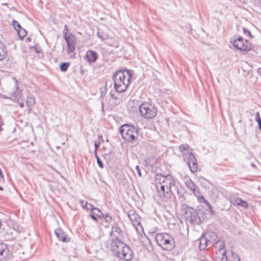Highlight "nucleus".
<instances>
[{"label": "nucleus", "mask_w": 261, "mask_h": 261, "mask_svg": "<svg viewBox=\"0 0 261 261\" xmlns=\"http://www.w3.org/2000/svg\"><path fill=\"white\" fill-rule=\"evenodd\" d=\"M0 177H4V175L3 174V172L1 170V169H0Z\"/></svg>", "instance_id": "nucleus-51"}, {"label": "nucleus", "mask_w": 261, "mask_h": 261, "mask_svg": "<svg viewBox=\"0 0 261 261\" xmlns=\"http://www.w3.org/2000/svg\"><path fill=\"white\" fill-rule=\"evenodd\" d=\"M63 38L67 43V53L70 54L73 53L75 49L76 37L71 33L63 32Z\"/></svg>", "instance_id": "nucleus-8"}, {"label": "nucleus", "mask_w": 261, "mask_h": 261, "mask_svg": "<svg viewBox=\"0 0 261 261\" xmlns=\"http://www.w3.org/2000/svg\"><path fill=\"white\" fill-rule=\"evenodd\" d=\"M110 95H111V98L113 99H115V100H119V98H118L117 97L115 96L114 95V94L111 93H110Z\"/></svg>", "instance_id": "nucleus-45"}, {"label": "nucleus", "mask_w": 261, "mask_h": 261, "mask_svg": "<svg viewBox=\"0 0 261 261\" xmlns=\"http://www.w3.org/2000/svg\"><path fill=\"white\" fill-rule=\"evenodd\" d=\"M55 234L59 240L63 242H68L70 241V238L68 237L67 235L61 229H58L55 231Z\"/></svg>", "instance_id": "nucleus-14"}, {"label": "nucleus", "mask_w": 261, "mask_h": 261, "mask_svg": "<svg viewBox=\"0 0 261 261\" xmlns=\"http://www.w3.org/2000/svg\"><path fill=\"white\" fill-rule=\"evenodd\" d=\"M12 24L16 31L17 30V29H19L21 27L20 24L16 20L12 21Z\"/></svg>", "instance_id": "nucleus-35"}, {"label": "nucleus", "mask_w": 261, "mask_h": 261, "mask_svg": "<svg viewBox=\"0 0 261 261\" xmlns=\"http://www.w3.org/2000/svg\"><path fill=\"white\" fill-rule=\"evenodd\" d=\"M132 76L127 69L117 71L113 75L115 90L119 93L125 92L130 83Z\"/></svg>", "instance_id": "nucleus-2"}, {"label": "nucleus", "mask_w": 261, "mask_h": 261, "mask_svg": "<svg viewBox=\"0 0 261 261\" xmlns=\"http://www.w3.org/2000/svg\"><path fill=\"white\" fill-rule=\"evenodd\" d=\"M185 185L186 187L190 190L192 193L195 195L197 196V193H199L198 191H197L196 189V185L194 182L190 178H186L185 179Z\"/></svg>", "instance_id": "nucleus-15"}, {"label": "nucleus", "mask_w": 261, "mask_h": 261, "mask_svg": "<svg viewBox=\"0 0 261 261\" xmlns=\"http://www.w3.org/2000/svg\"><path fill=\"white\" fill-rule=\"evenodd\" d=\"M233 204L241 206L243 208H247L248 207V204L246 201L242 200L240 198H237L235 199L233 202H231Z\"/></svg>", "instance_id": "nucleus-23"}, {"label": "nucleus", "mask_w": 261, "mask_h": 261, "mask_svg": "<svg viewBox=\"0 0 261 261\" xmlns=\"http://www.w3.org/2000/svg\"><path fill=\"white\" fill-rule=\"evenodd\" d=\"M215 244H216L217 246H218V245L219 246H218L219 252H220L221 251L223 250L225 245L223 242H222L220 240H218L216 242Z\"/></svg>", "instance_id": "nucleus-30"}, {"label": "nucleus", "mask_w": 261, "mask_h": 261, "mask_svg": "<svg viewBox=\"0 0 261 261\" xmlns=\"http://www.w3.org/2000/svg\"><path fill=\"white\" fill-rule=\"evenodd\" d=\"M128 216L132 221L134 227H136L137 229H138L137 227L140 225L141 228H142V226L140 223V217L139 216L138 214L135 213L134 211H129L128 214Z\"/></svg>", "instance_id": "nucleus-11"}, {"label": "nucleus", "mask_w": 261, "mask_h": 261, "mask_svg": "<svg viewBox=\"0 0 261 261\" xmlns=\"http://www.w3.org/2000/svg\"><path fill=\"white\" fill-rule=\"evenodd\" d=\"M27 40H28V41H29L30 40V39L29 38H28Z\"/></svg>", "instance_id": "nucleus-56"}, {"label": "nucleus", "mask_w": 261, "mask_h": 261, "mask_svg": "<svg viewBox=\"0 0 261 261\" xmlns=\"http://www.w3.org/2000/svg\"><path fill=\"white\" fill-rule=\"evenodd\" d=\"M121 234H122V231L119 227L116 225L112 227V230L110 233L111 239L115 238L116 237H118V238H119V237Z\"/></svg>", "instance_id": "nucleus-17"}, {"label": "nucleus", "mask_w": 261, "mask_h": 261, "mask_svg": "<svg viewBox=\"0 0 261 261\" xmlns=\"http://www.w3.org/2000/svg\"><path fill=\"white\" fill-rule=\"evenodd\" d=\"M107 86V82H106V86Z\"/></svg>", "instance_id": "nucleus-60"}, {"label": "nucleus", "mask_w": 261, "mask_h": 261, "mask_svg": "<svg viewBox=\"0 0 261 261\" xmlns=\"http://www.w3.org/2000/svg\"><path fill=\"white\" fill-rule=\"evenodd\" d=\"M35 98L32 95L29 94L27 96L25 103L29 110H31L32 107L35 105Z\"/></svg>", "instance_id": "nucleus-19"}, {"label": "nucleus", "mask_w": 261, "mask_h": 261, "mask_svg": "<svg viewBox=\"0 0 261 261\" xmlns=\"http://www.w3.org/2000/svg\"><path fill=\"white\" fill-rule=\"evenodd\" d=\"M163 186H165V187H169L170 189V187L174 185V180L172 178L171 176L169 174L166 176V178L163 182Z\"/></svg>", "instance_id": "nucleus-22"}, {"label": "nucleus", "mask_w": 261, "mask_h": 261, "mask_svg": "<svg viewBox=\"0 0 261 261\" xmlns=\"http://www.w3.org/2000/svg\"><path fill=\"white\" fill-rule=\"evenodd\" d=\"M105 220L107 222L110 223L112 220V218L110 216H107V217H106Z\"/></svg>", "instance_id": "nucleus-44"}, {"label": "nucleus", "mask_w": 261, "mask_h": 261, "mask_svg": "<svg viewBox=\"0 0 261 261\" xmlns=\"http://www.w3.org/2000/svg\"><path fill=\"white\" fill-rule=\"evenodd\" d=\"M135 169L136 170V171L137 172V173L138 174L139 176L141 177L142 176V174H141V172L139 166H136V167H135Z\"/></svg>", "instance_id": "nucleus-40"}, {"label": "nucleus", "mask_w": 261, "mask_h": 261, "mask_svg": "<svg viewBox=\"0 0 261 261\" xmlns=\"http://www.w3.org/2000/svg\"><path fill=\"white\" fill-rule=\"evenodd\" d=\"M207 207H208V210L210 211V212L211 213V214L212 215H214L215 213V212H214L212 205L210 204V205L207 206Z\"/></svg>", "instance_id": "nucleus-39"}, {"label": "nucleus", "mask_w": 261, "mask_h": 261, "mask_svg": "<svg viewBox=\"0 0 261 261\" xmlns=\"http://www.w3.org/2000/svg\"><path fill=\"white\" fill-rule=\"evenodd\" d=\"M94 207V206L91 204L89 203L88 202H85V205H83V208L87 209V210H90V206Z\"/></svg>", "instance_id": "nucleus-37"}, {"label": "nucleus", "mask_w": 261, "mask_h": 261, "mask_svg": "<svg viewBox=\"0 0 261 261\" xmlns=\"http://www.w3.org/2000/svg\"><path fill=\"white\" fill-rule=\"evenodd\" d=\"M231 42L233 46L240 51H249L253 47V45L251 43L242 37H239L233 41H231Z\"/></svg>", "instance_id": "nucleus-7"}, {"label": "nucleus", "mask_w": 261, "mask_h": 261, "mask_svg": "<svg viewBox=\"0 0 261 261\" xmlns=\"http://www.w3.org/2000/svg\"><path fill=\"white\" fill-rule=\"evenodd\" d=\"M227 256L221 257L220 258H218L217 261H227Z\"/></svg>", "instance_id": "nucleus-42"}, {"label": "nucleus", "mask_w": 261, "mask_h": 261, "mask_svg": "<svg viewBox=\"0 0 261 261\" xmlns=\"http://www.w3.org/2000/svg\"><path fill=\"white\" fill-rule=\"evenodd\" d=\"M95 157L96 158L97 163L99 167L101 168H103V165L102 161L100 160V158L97 155V153H95Z\"/></svg>", "instance_id": "nucleus-33"}, {"label": "nucleus", "mask_w": 261, "mask_h": 261, "mask_svg": "<svg viewBox=\"0 0 261 261\" xmlns=\"http://www.w3.org/2000/svg\"><path fill=\"white\" fill-rule=\"evenodd\" d=\"M181 213L184 216L186 221L191 223H199L200 218L198 216L197 212L193 207L185 204H182L181 207Z\"/></svg>", "instance_id": "nucleus-6"}, {"label": "nucleus", "mask_w": 261, "mask_h": 261, "mask_svg": "<svg viewBox=\"0 0 261 261\" xmlns=\"http://www.w3.org/2000/svg\"><path fill=\"white\" fill-rule=\"evenodd\" d=\"M4 124L3 121L2 119V117L0 116V132L2 131V125Z\"/></svg>", "instance_id": "nucleus-43"}, {"label": "nucleus", "mask_w": 261, "mask_h": 261, "mask_svg": "<svg viewBox=\"0 0 261 261\" xmlns=\"http://www.w3.org/2000/svg\"><path fill=\"white\" fill-rule=\"evenodd\" d=\"M180 151L182 153V155H185L186 157L189 158L190 154H193L191 151H189V147L188 144H181L179 146Z\"/></svg>", "instance_id": "nucleus-18"}, {"label": "nucleus", "mask_w": 261, "mask_h": 261, "mask_svg": "<svg viewBox=\"0 0 261 261\" xmlns=\"http://www.w3.org/2000/svg\"><path fill=\"white\" fill-rule=\"evenodd\" d=\"M258 6L261 9V0H258Z\"/></svg>", "instance_id": "nucleus-53"}, {"label": "nucleus", "mask_w": 261, "mask_h": 261, "mask_svg": "<svg viewBox=\"0 0 261 261\" xmlns=\"http://www.w3.org/2000/svg\"><path fill=\"white\" fill-rule=\"evenodd\" d=\"M255 121L258 123L259 129L261 130V119L259 112L255 114Z\"/></svg>", "instance_id": "nucleus-31"}, {"label": "nucleus", "mask_w": 261, "mask_h": 261, "mask_svg": "<svg viewBox=\"0 0 261 261\" xmlns=\"http://www.w3.org/2000/svg\"><path fill=\"white\" fill-rule=\"evenodd\" d=\"M17 34L20 39L22 40L24 37L27 35V32L23 28L21 27L19 29H17L16 30Z\"/></svg>", "instance_id": "nucleus-27"}, {"label": "nucleus", "mask_w": 261, "mask_h": 261, "mask_svg": "<svg viewBox=\"0 0 261 261\" xmlns=\"http://www.w3.org/2000/svg\"><path fill=\"white\" fill-rule=\"evenodd\" d=\"M204 237L208 241L209 244L211 246H213L217 241V234L213 231H207L204 234Z\"/></svg>", "instance_id": "nucleus-13"}, {"label": "nucleus", "mask_w": 261, "mask_h": 261, "mask_svg": "<svg viewBox=\"0 0 261 261\" xmlns=\"http://www.w3.org/2000/svg\"><path fill=\"white\" fill-rule=\"evenodd\" d=\"M70 66V64L67 62L62 63L60 65V69L61 71L65 72L66 71Z\"/></svg>", "instance_id": "nucleus-28"}, {"label": "nucleus", "mask_w": 261, "mask_h": 261, "mask_svg": "<svg viewBox=\"0 0 261 261\" xmlns=\"http://www.w3.org/2000/svg\"><path fill=\"white\" fill-rule=\"evenodd\" d=\"M95 146V153H96V150L99 146V144L95 143L94 144Z\"/></svg>", "instance_id": "nucleus-46"}, {"label": "nucleus", "mask_w": 261, "mask_h": 261, "mask_svg": "<svg viewBox=\"0 0 261 261\" xmlns=\"http://www.w3.org/2000/svg\"><path fill=\"white\" fill-rule=\"evenodd\" d=\"M27 40H28V41H29L30 40V39L29 38H28Z\"/></svg>", "instance_id": "nucleus-57"}, {"label": "nucleus", "mask_w": 261, "mask_h": 261, "mask_svg": "<svg viewBox=\"0 0 261 261\" xmlns=\"http://www.w3.org/2000/svg\"><path fill=\"white\" fill-rule=\"evenodd\" d=\"M155 240L158 245L163 250L170 251L175 248V241L174 239L168 233H158Z\"/></svg>", "instance_id": "nucleus-4"}, {"label": "nucleus", "mask_w": 261, "mask_h": 261, "mask_svg": "<svg viewBox=\"0 0 261 261\" xmlns=\"http://www.w3.org/2000/svg\"><path fill=\"white\" fill-rule=\"evenodd\" d=\"M251 165H252V166H254V165L253 164H252Z\"/></svg>", "instance_id": "nucleus-61"}, {"label": "nucleus", "mask_w": 261, "mask_h": 261, "mask_svg": "<svg viewBox=\"0 0 261 261\" xmlns=\"http://www.w3.org/2000/svg\"><path fill=\"white\" fill-rule=\"evenodd\" d=\"M243 30L244 34L245 35H246L249 37H252V34L250 31H249L248 29H247L246 28H243Z\"/></svg>", "instance_id": "nucleus-36"}, {"label": "nucleus", "mask_w": 261, "mask_h": 261, "mask_svg": "<svg viewBox=\"0 0 261 261\" xmlns=\"http://www.w3.org/2000/svg\"><path fill=\"white\" fill-rule=\"evenodd\" d=\"M110 242V250L114 256L125 261L133 258L134 252L130 247L118 237L111 239Z\"/></svg>", "instance_id": "nucleus-1"}, {"label": "nucleus", "mask_w": 261, "mask_h": 261, "mask_svg": "<svg viewBox=\"0 0 261 261\" xmlns=\"http://www.w3.org/2000/svg\"><path fill=\"white\" fill-rule=\"evenodd\" d=\"M204 200H205V198L203 196L198 197V200L200 202H203Z\"/></svg>", "instance_id": "nucleus-41"}, {"label": "nucleus", "mask_w": 261, "mask_h": 261, "mask_svg": "<svg viewBox=\"0 0 261 261\" xmlns=\"http://www.w3.org/2000/svg\"><path fill=\"white\" fill-rule=\"evenodd\" d=\"M207 206L210 205L211 204L208 202V201L205 199V200H204V201L203 202Z\"/></svg>", "instance_id": "nucleus-48"}, {"label": "nucleus", "mask_w": 261, "mask_h": 261, "mask_svg": "<svg viewBox=\"0 0 261 261\" xmlns=\"http://www.w3.org/2000/svg\"><path fill=\"white\" fill-rule=\"evenodd\" d=\"M7 244L5 243H1L0 244V256H3L4 251L6 247Z\"/></svg>", "instance_id": "nucleus-34"}, {"label": "nucleus", "mask_w": 261, "mask_h": 261, "mask_svg": "<svg viewBox=\"0 0 261 261\" xmlns=\"http://www.w3.org/2000/svg\"><path fill=\"white\" fill-rule=\"evenodd\" d=\"M158 194L161 200H166L171 196V189L169 187H165L163 185H156Z\"/></svg>", "instance_id": "nucleus-9"}, {"label": "nucleus", "mask_w": 261, "mask_h": 261, "mask_svg": "<svg viewBox=\"0 0 261 261\" xmlns=\"http://www.w3.org/2000/svg\"><path fill=\"white\" fill-rule=\"evenodd\" d=\"M188 166L190 171L194 173L197 171L198 166L196 158L193 154H190L188 158Z\"/></svg>", "instance_id": "nucleus-12"}, {"label": "nucleus", "mask_w": 261, "mask_h": 261, "mask_svg": "<svg viewBox=\"0 0 261 261\" xmlns=\"http://www.w3.org/2000/svg\"><path fill=\"white\" fill-rule=\"evenodd\" d=\"M2 225V223H1V221H0V226H1Z\"/></svg>", "instance_id": "nucleus-59"}, {"label": "nucleus", "mask_w": 261, "mask_h": 261, "mask_svg": "<svg viewBox=\"0 0 261 261\" xmlns=\"http://www.w3.org/2000/svg\"><path fill=\"white\" fill-rule=\"evenodd\" d=\"M7 55V49L5 45L0 41V61L4 59Z\"/></svg>", "instance_id": "nucleus-21"}, {"label": "nucleus", "mask_w": 261, "mask_h": 261, "mask_svg": "<svg viewBox=\"0 0 261 261\" xmlns=\"http://www.w3.org/2000/svg\"><path fill=\"white\" fill-rule=\"evenodd\" d=\"M81 72L83 73L84 72V71L83 70H82Z\"/></svg>", "instance_id": "nucleus-58"}, {"label": "nucleus", "mask_w": 261, "mask_h": 261, "mask_svg": "<svg viewBox=\"0 0 261 261\" xmlns=\"http://www.w3.org/2000/svg\"><path fill=\"white\" fill-rule=\"evenodd\" d=\"M3 190V188L1 186H0V190Z\"/></svg>", "instance_id": "nucleus-55"}, {"label": "nucleus", "mask_w": 261, "mask_h": 261, "mask_svg": "<svg viewBox=\"0 0 261 261\" xmlns=\"http://www.w3.org/2000/svg\"><path fill=\"white\" fill-rule=\"evenodd\" d=\"M166 178V176H163L161 174H157L155 176V181L156 185H162Z\"/></svg>", "instance_id": "nucleus-24"}, {"label": "nucleus", "mask_w": 261, "mask_h": 261, "mask_svg": "<svg viewBox=\"0 0 261 261\" xmlns=\"http://www.w3.org/2000/svg\"><path fill=\"white\" fill-rule=\"evenodd\" d=\"M85 57L89 62H94L98 58V55L96 51L90 50L87 52Z\"/></svg>", "instance_id": "nucleus-16"}, {"label": "nucleus", "mask_w": 261, "mask_h": 261, "mask_svg": "<svg viewBox=\"0 0 261 261\" xmlns=\"http://www.w3.org/2000/svg\"><path fill=\"white\" fill-rule=\"evenodd\" d=\"M80 203L81 204L82 206L83 207V205H85L84 204V200H82L80 201Z\"/></svg>", "instance_id": "nucleus-52"}, {"label": "nucleus", "mask_w": 261, "mask_h": 261, "mask_svg": "<svg viewBox=\"0 0 261 261\" xmlns=\"http://www.w3.org/2000/svg\"><path fill=\"white\" fill-rule=\"evenodd\" d=\"M11 253L9 251L7 245L5 250L4 251L3 256H0V260L9 259L11 256Z\"/></svg>", "instance_id": "nucleus-25"}, {"label": "nucleus", "mask_w": 261, "mask_h": 261, "mask_svg": "<svg viewBox=\"0 0 261 261\" xmlns=\"http://www.w3.org/2000/svg\"><path fill=\"white\" fill-rule=\"evenodd\" d=\"M68 29L67 25L66 24H65L64 25V30L63 31V32H67L68 33Z\"/></svg>", "instance_id": "nucleus-49"}, {"label": "nucleus", "mask_w": 261, "mask_h": 261, "mask_svg": "<svg viewBox=\"0 0 261 261\" xmlns=\"http://www.w3.org/2000/svg\"><path fill=\"white\" fill-rule=\"evenodd\" d=\"M103 216H104V217H105V218H106V217L109 216V214H108V213H105V214H103Z\"/></svg>", "instance_id": "nucleus-54"}, {"label": "nucleus", "mask_w": 261, "mask_h": 261, "mask_svg": "<svg viewBox=\"0 0 261 261\" xmlns=\"http://www.w3.org/2000/svg\"><path fill=\"white\" fill-rule=\"evenodd\" d=\"M90 216L93 220L95 221H98V219L97 218V217L96 216L95 214L92 213L91 214H90Z\"/></svg>", "instance_id": "nucleus-38"}, {"label": "nucleus", "mask_w": 261, "mask_h": 261, "mask_svg": "<svg viewBox=\"0 0 261 261\" xmlns=\"http://www.w3.org/2000/svg\"><path fill=\"white\" fill-rule=\"evenodd\" d=\"M220 253H222V257L227 256L226 251L225 250H222V252L221 251Z\"/></svg>", "instance_id": "nucleus-47"}, {"label": "nucleus", "mask_w": 261, "mask_h": 261, "mask_svg": "<svg viewBox=\"0 0 261 261\" xmlns=\"http://www.w3.org/2000/svg\"><path fill=\"white\" fill-rule=\"evenodd\" d=\"M97 35L98 37L102 40H106L108 38L106 33H105L104 32L100 31H98L97 32Z\"/></svg>", "instance_id": "nucleus-29"}, {"label": "nucleus", "mask_w": 261, "mask_h": 261, "mask_svg": "<svg viewBox=\"0 0 261 261\" xmlns=\"http://www.w3.org/2000/svg\"><path fill=\"white\" fill-rule=\"evenodd\" d=\"M231 261H240V257L236 253L231 252Z\"/></svg>", "instance_id": "nucleus-32"}, {"label": "nucleus", "mask_w": 261, "mask_h": 261, "mask_svg": "<svg viewBox=\"0 0 261 261\" xmlns=\"http://www.w3.org/2000/svg\"><path fill=\"white\" fill-rule=\"evenodd\" d=\"M90 210L91 211V213H94L96 215L97 217L101 218L102 217H104L103 214L101 212L100 210L96 207H92L90 206Z\"/></svg>", "instance_id": "nucleus-26"}, {"label": "nucleus", "mask_w": 261, "mask_h": 261, "mask_svg": "<svg viewBox=\"0 0 261 261\" xmlns=\"http://www.w3.org/2000/svg\"><path fill=\"white\" fill-rule=\"evenodd\" d=\"M19 106H20L21 108H23V107H24V104H23V103L22 102H19Z\"/></svg>", "instance_id": "nucleus-50"}, {"label": "nucleus", "mask_w": 261, "mask_h": 261, "mask_svg": "<svg viewBox=\"0 0 261 261\" xmlns=\"http://www.w3.org/2000/svg\"><path fill=\"white\" fill-rule=\"evenodd\" d=\"M120 133L122 138L129 142H133L138 139L139 128L135 125L125 124L120 127Z\"/></svg>", "instance_id": "nucleus-3"}, {"label": "nucleus", "mask_w": 261, "mask_h": 261, "mask_svg": "<svg viewBox=\"0 0 261 261\" xmlns=\"http://www.w3.org/2000/svg\"><path fill=\"white\" fill-rule=\"evenodd\" d=\"M13 80L15 82V87L10 93V95L14 100H19L21 98L22 90L18 86L17 80L15 77H13Z\"/></svg>", "instance_id": "nucleus-10"}, {"label": "nucleus", "mask_w": 261, "mask_h": 261, "mask_svg": "<svg viewBox=\"0 0 261 261\" xmlns=\"http://www.w3.org/2000/svg\"><path fill=\"white\" fill-rule=\"evenodd\" d=\"M139 112L142 117L150 119L155 117L158 108L153 103L144 102L139 107Z\"/></svg>", "instance_id": "nucleus-5"}, {"label": "nucleus", "mask_w": 261, "mask_h": 261, "mask_svg": "<svg viewBox=\"0 0 261 261\" xmlns=\"http://www.w3.org/2000/svg\"><path fill=\"white\" fill-rule=\"evenodd\" d=\"M210 245L208 240H207L203 235L200 239L199 248L200 250H204L207 246Z\"/></svg>", "instance_id": "nucleus-20"}]
</instances>
